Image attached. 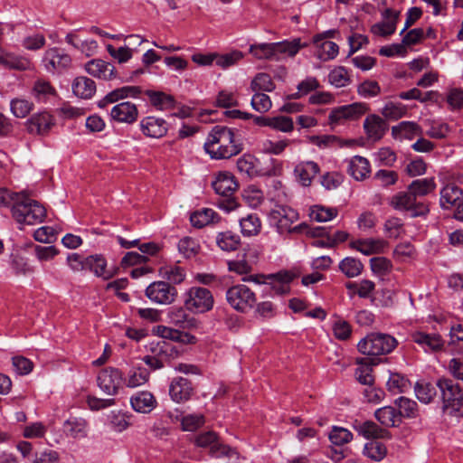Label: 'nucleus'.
Instances as JSON below:
<instances>
[{"mask_svg": "<svg viewBox=\"0 0 463 463\" xmlns=\"http://www.w3.org/2000/svg\"><path fill=\"white\" fill-rule=\"evenodd\" d=\"M203 147L213 159H228L242 150L241 144L236 140L233 130L220 125L213 128Z\"/></svg>", "mask_w": 463, "mask_h": 463, "instance_id": "f257e3e1", "label": "nucleus"}, {"mask_svg": "<svg viewBox=\"0 0 463 463\" xmlns=\"http://www.w3.org/2000/svg\"><path fill=\"white\" fill-rule=\"evenodd\" d=\"M12 200V214L14 220L21 224L35 225L44 221L46 209L39 202L22 194H15Z\"/></svg>", "mask_w": 463, "mask_h": 463, "instance_id": "f03ea898", "label": "nucleus"}, {"mask_svg": "<svg viewBox=\"0 0 463 463\" xmlns=\"http://www.w3.org/2000/svg\"><path fill=\"white\" fill-rule=\"evenodd\" d=\"M307 45V43H301L300 38H295L292 41L252 44L250 47V52L260 60L279 61L286 56H295L301 48Z\"/></svg>", "mask_w": 463, "mask_h": 463, "instance_id": "7ed1b4c3", "label": "nucleus"}, {"mask_svg": "<svg viewBox=\"0 0 463 463\" xmlns=\"http://www.w3.org/2000/svg\"><path fill=\"white\" fill-rule=\"evenodd\" d=\"M215 193L221 196L218 206L226 212H231L238 207V203L233 194L238 189V183L234 175L230 172H220L212 183Z\"/></svg>", "mask_w": 463, "mask_h": 463, "instance_id": "20e7f679", "label": "nucleus"}, {"mask_svg": "<svg viewBox=\"0 0 463 463\" xmlns=\"http://www.w3.org/2000/svg\"><path fill=\"white\" fill-rule=\"evenodd\" d=\"M397 340L387 334L371 333L357 344L358 351L368 356L390 354L396 346Z\"/></svg>", "mask_w": 463, "mask_h": 463, "instance_id": "39448f33", "label": "nucleus"}, {"mask_svg": "<svg viewBox=\"0 0 463 463\" xmlns=\"http://www.w3.org/2000/svg\"><path fill=\"white\" fill-rule=\"evenodd\" d=\"M298 218V212L286 205H277L269 213L270 222L276 226L279 234L301 232L306 226L305 223L292 226Z\"/></svg>", "mask_w": 463, "mask_h": 463, "instance_id": "423d86ee", "label": "nucleus"}, {"mask_svg": "<svg viewBox=\"0 0 463 463\" xmlns=\"http://www.w3.org/2000/svg\"><path fill=\"white\" fill-rule=\"evenodd\" d=\"M184 305L188 311L203 314L213 309L214 298L208 288L192 287L184 295Z\"/></svg>", "mask_w": 463, "mask_h": 463, "instance_id": "0eeeda50", "label": "nucleus"}, {"mask_svg": "<svg viewBox=\"0 0 463 463\" xmlns=\"http://www.w3.org/2000/svg\"><path fill=\"white\" fill-rule=\"evenodd\" d=\"M226 300L233 309L246 313L254 307L257 298L250 288L239 284L227 289Z\"/></svg>", "mask_w": 463, "mask_h": 463, "instance_id": "6e6552de", "label": "nucleus"}, {"mask_svg": "<svg viewBox=\"0 0 463 463\" xmlns=\"http://www.w3.org/2000/svg\"><path fill=\"white\" fill-rule=\"evenodd\" d=\"M369 110L367 104L364 102H354L349 105L340 106L329 114L330 124H341L345 120H356Z\"/></svg>", "mask_w": 463, "mask_h": 463, "instance_id": "1a4fd4ad", "label": "nucleus"}, {"mask_svg": "<svg viewBox=\"0 0 463 463\" xmlns=\"http://www.w3.org/2000/svg\"><path fill=\"white\" fill-rule=\"evenodd\" d=\"M176 293V288L165 281L153 282L146 289V296L151 301L162 305L174 302Z\"/></svg>", "mask_w": 463, "mask_h": 463, "instance_id": "9d476101", "label": "nucleus"}, {"mask_svg": "<svg viewBox=\"0 0 463 463\" xmlns=\"http://www.w3.org/2000/svg\"><path fill=\"white\" fill-rule=\"evenodd\" d=\"M150 351L154 355L144 356L143 362L153 370L163 368L165 359L176 353L175 346L166 341H160L156 345L152 344Z\"/></svg>", "mask_w": 463, "mask_h": 463, "instance_id": "9b49d317", "label": "nucleus"}, {"mask_svg": "<svg viewBox=\"0 0 463 463\" xmlns=\"http://www.w3.org/2000/svg\"><path fill=\"white\" fill-rule=\"evenodd\" d=\"M195 444L201 448H209L211 455L216 458L230 456L232 452V449L230 446L219 441L214 431H206L199 434L195 438Z\"/></svg>", "mask_w": 463, "mask_h": 463, "instance_id": "f8f14e48", "label": "nucleus"}, {"mask_svg": "<svg viewBox=\"0 0 463 463\" xmlns=\"http://www.w3.org/2000/svg\"><path fill=\"white\" fill-rule=\"evenodd\" d=\"M412 341L425 353H438L444 350L445 341L437 333L415 331L411 334Z\"/></svg>", "mask_w": 463, "mask_h": 463, "instance_id": "ddd939ff", "label": "nucleus"}, {"mask_svg": "<svg viewBox=\"0 0 463 463\" xmlns=\"http://www.w3.org/2000/svg\"><path fill=\"white\" fill-rule=\"evenodd\" d=\"M43 63L49 72L61 71L71 63V56L58 48L48 49L43 55Z\"/></svg>", "mask_w": 463, "mask_h": 463, "instance_id": "4468645a", "label": "nucleus"}, {"mask_svg": "<svg viewBox=\"0 0 463 463\" xmlns=\"http://www.w3.org/2000/svg\"><path fill=\"white\" fill-rule=\"evenodd\" d=\"M122 380L121 372L112 367L106 368L99 372L97 378L99 387L108 395H115L118 393Z\"/></svg>", "mask_w": 463, "mask_h": 463, "instance_id": "2eb2a0df", "label": "nucleus"}, {"mask_svg": "<svg viewBox=\"0 0 463 463\" xmlns=\"http://www.w3.org/2000/svg\"><path fill=\"white\" fill-rule=\"evenodd\" d=\"M194 386L190 380L184 377L173 378L169 384V395L173 402L184 403L194 395Z\"/></svg>", "mask_w": 463, "mask_h": 463, "instance_id": "dca6fc26", "label": "nucleus"}, {"mask_svg": "<svg viewBox=\"0 0 463 463\" xmlns=\"http://www.w3.org/2000/svg\"><path fill=\"white\" fill-rule=\"evenodd\" d=\"M168 323L179 329H196L200 322L190 316L184 307H173L167 312Z\"/></svg>", "mask_w": 463, "mask_h": 463, "instance_id": "f3484780", "label": "nucleus"}, {"mask_svg": "<svg viewBox=\"0 0 463 463\" xmlns=\"http://www.w3.org/2000/svg\"><path fill=\"white\" fill-rule=\"evenodd\" d=\"M142 93L141 87L138 86H123L109 92L98 102V107L104 109L107 106L116 103L120 99L127 98H137Z\"/></svg>", "mask_w": 463, "mask_h": 463, "instance_id": "a211bd4d", "label": "nucleus"}, {"mask_svg": "<svg viewBox=\"0 0 463 463\" xmlns=\"http://www.w3.org/2000/svg\"><path fill=\"white\" fill-rule=\"evenodd\" d=\"M110 117L113 120L119 123L132 124L138 117L137 106L129 101H122L110 110Z\"/></svg>", "mask_w": 463, "mask_h": 463, "instance_id": "6ab92c4d", "label": "nucleus"}, {"mask_svg": "<svg viewBox=\"0 0 463 463\" xmlns=\"http://www.w3.org/2000/svg\"><path fill=\"white\" fill-rule=\"evenodd\" d=\"M269 282V294L285 295L290 290L289 283L293 280L294 275L288 271H279L278 273L267 275Z\"/></svg>", "mask_w": 463, "mask_h": 463, "instance_id": "aec40b11", "label": "nucleus"}, {"mask_svg": "<svg viewBox=\"0 0 463 463\" xmlns=\"http://www.w3.org/2000/svg\"><path fill=\"white\" fill-rule=\"evenodd\" d=\"M142 133L149 137L159 138L167 132V123L163 118L146 117L140 121Z\"/></svg>", "mask_w": 463, "mask_h": 463, "instance_id": "412c9836", "label": "nucleus"}, {"mask_svg": "<svg viewBox=\"0 0 463 463\" xmlns=\"http://www.w3.org/2000/svg\"><path fill=\"white\" fill-rule=\"evenodd\" d=\"M85 70L90 75L105 80L116 78L114 65L99 59L88 61Z\"/></svg>", "mask_w": 463, "mask_h": 463, "instance_id": "4be33fe9", "label": "nucleus"}, {"mask_svg": "<svg viewBox=\"0 0 463 463\" xmlns=\"http://www.w3.org/2000/svg\"><path fill=\"white\" fill-rule=\"evenodd\" d=\"M399 15V11L386 9L383 13V17L386 21L373 24L371 29L372 33L383 37L392 34L395 32Z\"/></svg>", "mask_w": 463, "mask_h": 463, "instance_id": "5701e85b", "label": "nucleus"}, {"mask_svg": "<svg viewBox=\"0 0 463 463\" xmlns=\"http://www.w3.org/2000/svg\"><path fill=\"white\" fill-rule=\"evenodd\" d=\"M52 125V117L45 111L34 114L26 122L28 132L37 135H44L48 133Z\"/></svg>", "mask_w": 463, "mask_h": 463, "instance_id": "b1692460", "label": "nucleus"}, {"mask_svg": "<svg viewBox=\"0 0 463 463\" xmlns=\"http://www.w3.org/2000/svg\"><path fill=\"white\" fill-rule=\"evenodd\" d=\"M387 245L384 240L373 238L357 240L350 243L352 249L366 256L383 252Z\"/></svg>", "mask_w": 463, "mask_h": 463, "instance_id": "393cba45", "label": "nucleus"}, {"mask_svg": "<svg viewBox=\"0 0 463 463\" xmlns=\"http://www.w3.org/2000/svg\"><path fill=\"white\" fill-rule=\"evenodd\" d=\"M320 169L317 163L313 161H306L301 162L295 166L294 174L303 186H309L312 180L317 175Z\"/></svg>", "mask_w": 463, "mask_h": 463, "instance_id": "a878e982", "label": "nucleus"}, {"mask_svg": "<svg viewBox=\"0 0 463 463\" xmlns=\"http://www.w3.org/2000/svg\"><path fill=\"white\" fill-rule=\"evenodd\" d=\"M354 427L360 435L368 439H386L391 437L390 432L386 429L380 427L372 420L358 422Z\"/></svg>", "mask_w": 463, "mask_h": 463, "instance_id": "bb28decb", "label": "nucleus"}, {"mask_svg": "<svg viewBox=\"0 0 463 463\" xmlns=\"http://www.w3.org/2000/svg\"><path fill=\"white\" fill-rule=\"evenodd\" d=\"M364 128L369 138L379 140L387 130V125L381 117L372 114L364 119Z\"/></svg>", "mask_w": 463, "mask_h": 463, "instance_id": "cd10ccee", "label": "nucleus"}, {"mask_svg": "<svg viewBox=\"0 0 463 463\" xmlns=\"http://www.w3.org/2000/svg\"><path fill=\"white\" fill-rule=\"evenodd\" d=\"M347 172L356 181H363L371 172L370 163L365 157L355 156L348 160Z\"/></svg>", "mask_w": 463, "mask_h": 463, "instance_id": "c85d7f7f", "label": "nucleus"}, {"mask_svg": "<svg viewBox=\"0 0 463 463\" xmlns=\"http://www.w3.org/2000/svg\"><path fill=\"white\" fill-rule=\"evenodd\" d=\"M392 135L396 139L411 140L422 135L421 128L415 122L402 121L392 128Z\"/></svg>", "mask_w": 463, "mask_h": 463, "instance_id": "c756f323", "label": "nucleus"}, {"mask_svg": "<svg viewBox=\"0 0 463 463\" xmlns=\"http://www.w3.org/2000/svg\"><path fill=\"white\" fill-rule=\"evenodd\" d=\"M132 408L141 413H148L156 406L155 396L149 392H139L130 399Z\"/></svg>", "mask_w": 463, "mask_h": 463, "instance_id": "7c9ffc66", "label": "nucleus"}, {"mask_svg": "<svg viewBox=\"0 0 463 463\" xmlns=\"http://www.w3.org/2000/svg\"><path fill=\"white\" fill-rule=\"evenodd\" d=\"M463 190L454 184H448L440 190L439 203L443 209H450L460 202Z\"/></svg>", "mask_w": 463, "mask_h": 463, "instance_id": "2f4dec72", "label": "nucleus"}, {"mask_svg": "<svg viewBox=\"0 0 463 463\" xmlns=\"http://www.w3.org/2000/svg\"><path fill=\"white\" fill-rule=\"evenodd\" d=\"M71 88L72 92L77 97L85 99H91L96 92L95 81L85 76H79L75 78Z\"/></svg>", "mask_w": 463, "mask_h": 463, "instance_id": "473e14b6", "label": "nucleus"}, {"mask_svg": "<svg viewBox=\"0 0 463 463\" xmlns=\"http://www.w3.org/2000/svg\"><path fill=\"white\" fill-rule=\"evenodd\" d=\"M314 43L317 47V57L321 61H329L335 59L339 52L338 45L331 41H325L321 35L314 37Z\"/></svg>", "mask_w": 463, "mask_h": 463, "instance_id": "72a5a7b5", "label": "nucleus"}, {"mask_svg": "<svg viewBox=\"0 0 463 463\" xmlns=\"http://www.w3.org/2000/svg\"><path fill=\"white\" fill-rule=\"evenodd\" d=\"M375 419L387 430V428L397 427L402 420L396 409L392 406H384L374 411Z\"/></svg>", "mask_w": 463, "mask_h": 463, "instance_id": "f704fd0d", "label": "nucleus"}, {"mask_svg": "<svg viewBox=\"0 0 463 463\" xmlns=\"http://www.w3.org/2000/svg\"><path fill=\"white\" fill-rule=\"evenodd\" d=\"M437 387L439 389L443 405L458 397L461 394L459 385L449 378H441L437 381Z\"/></svg>", "mask_w": 463, "mask_h": 463, "instance_id": "c9c22d12", "label": "nucleus"}, {"mask_svg": "<svg viewBox=\"0 0 463 463\" xmlns=\"http://www.w3.org/2000/svg\"><path fill=\"white\" fill-rule=\"evenodd\" d=\"M106 260L100 255H91L85 258V270L93 272L98 277L109 279L112 277V273L106 270Z\"/></svg>", "mask_w": 463, "mask_h": 463, "instance_id": "e433bc0d", "label": "nucleus"}, {"mask_svg": "<svg viewBox=\"0 0 463 463\" xmlns=\"http://www.w3.org/2000/svg\"><path fill=\"white\" fill-rule=\"evenodd\" d=\"M1 66L10 70L27 71L31 69L32 62L26 57L5 52Z\"/></svg>", "mask_w": 463, "mask_h": 463, "instance_id": "4c0bfd02", "label": "nucleus"}, {"mask_svg": "<svg viewBox=\"0 0 463 463\" xmlns=\"http://www.w3.org/2000/svg\"><path fill=\"white\" fill-rule=\"evenodd\" d=\"M33 108V102L24 97H16L10 100V111L17 118H26Z\"/></svg>", "mask_w": 463, "mask_h": 463, "instance_id": "58836bf2", "label": "nucleus"}, {"mask_svg": "<svg viewBox=\"0 0 463 463\" xmlns=\"http://www.w3.org/2000/svg\"><path fill=\"white\" fill-rule=\"evenodd\" d=\"M87 421L82 418L71 417L63 424V431L72 438H83L86 436Z\"/></svg>", "mask_w": 463, "mask_h": 463, "instance_id": "ea45409f", "label": "nucleus"}, {"mask_svg": "<svg viewBox=\"0 0 463 463\" xmlns=\"http://www.w3.org/2000/svg\"><path fill=\"white\" fill-rule=\"evenodd\" d=\"M31 93L37 101H46L56 95V90L50 81L38 79L33 83Z\"/></svg>", "mask_w": 463, "mask_h": 463, "instance_id": "a19ab883", "label": "nucleus"}, {"mask_svg": "<svg viewBox=\"0 0 463 463\" xmlns=\"http://www.w3.org/2000/svg\"><path fill=\"white\" fill-rule=\"evenodd\" d=\"M190 222L194 227L203 228L210 223L217 222L218 214L213 209L204 208L191 214Z\"/></svg>", "mask_w": 463, "mask_h": 463, "instance_id": "79ce46f5", "label": "nucleus"}, {"mask_svg": "<svg viewBox=\"0 0 463 463\" xmlns=\"http://www.w3.org/2000/svg\"><path fill=\"white\" fill-rule=\"evenodd\" d=\"M151 104L160 110L170 109L175 107V101L173 96L162 91L146 90Z\"/></svg>", "mask_w": 463, "mask_h": 463, "instance_id": "37998d69", "label": "nucleus"}, {"mask_svg": "<svg viewBox=\"0 0 463 463\" xmlns=\"http://www.w3.org/2000/svg\"><path fill=\"white\" fill-rule=\"evenodd\" d=\"M436 188L434 178H422L412 181L408 186V190L413 194L415 199L418 196H425L433 192Z\"/></svg>", "mask_w": 463, "mask_h": 463, "instance_id": "c03bdc74", "label": "nucleus"}, {"mask_svg": "<svg viewBox=\"0 0 463 463\" xmlns=\"http://www.w3.org/2000/svg\"><path fill=\"white\" fill-rule=\"evenodd\" d=\"M218 247L225 251L236 250L241 244V238L232 232L227 231L219 232L216 236Z\"/></svg>", "mask_w": 463, "mask_h": 463, "instance_id": "a18cd8bd", "label": "nucleus"}, {"mask_svg": "<svg viewBox=\"0 0 463 463\" xmlns=\"http://www.w3.org/2000/svg\"><path fill=\"white\" fill-rule=\"evenodd\" d=\"M338 267L341 272L347 278L358 277L364 269L363 263L358 259L353 257H346L343 259L339 262Z\"/></svg>", "mask_w": 463, "mask_h": 463, "instance_id": "49530a36", "label": "nucleus"}, {"mask_svg": "<svg viewBox=\"0 0 463 463\" xmlns=\"http://www.w3.org/2000/svg\"><path fill=\"white\" fill-rule=\"evenodd\" d=\"M416 201L413 194L408 190V192H400L392 196L390 199V205L398 211H407L413 206Z\"/></svg>", "mask_w": 463, "mask_h": 463, "instance_id": "de8ad7c7", "label": "nucleus"}, {"mask_svg": "<svg viewBox=\"0 0 463 463\" xmlns=\"http://www.w3.org/2000/svg\"><path fill=\"white\" fill-rule=\"evenodd\" d=\"M241 233L250 237L257 235L261 229V222L257 214H249L240 221Z\"/></svg>", "mask_w": 463, "mask_h": 463, "instance_id": "09e8293b", "label": "nucleus"}, {"mask_svg": "<svg viewBox=\"0 0 463 463\" xmlns=\"http://www.w3.org/2000/svg\"><path fill=\"white\" fill-rule=\"evenodd\" d=\"M394 403L398 407L397 411L402 420V418H415L417 416L418 405L416 402L402 396L396 399Z\"/></svg>", "mask_w": 463, "mask_h": 463, "instance_id": "8fccbe9b", "label": "nucleus"}, {"mask_svg": "<svg viewBox=\"0 0 463 463\" xmlns=\"http://www.w3.org/2000/svg\"><path fill=\"white\" fill-rule=\"evenodd\" d=\"M356 363L359 364V367H357L354 372L356 380L362 384L372 385L374 379L372 374L373 369L369 366V359H357Z\"/></svg>", "mask_w": 463, "mask_h": 463, "instance_id": "3c124183", "label": "nucleus"}, {"mask_svg": "<svg viewBox=\"0 0 463 463\" xmlns=\"http://www.w3.org/2000/svg\"><path fill=\"white\" fill-rule=\"evenodd\" d=\"M149 379V372L143 367L133 368L129 371L125 383L129 388H136L145 384Z\"/></svg>", "mask_w": 463, "mask_h": 463, "instance_id": "603ef678", "label": "nucleus"}, {"mask_svg": "<svg viewBox=\"0 0 463 463\" xmlns=\"http://www.w3.org/2000/svg\"><path fill=\"white\" fill-rule=\"evenodd\" d=\"M411 386L410 381L403 375L393 373L390 374L389 380L387 382L388 391L397 394L405 392Z\"/></svg>", "mask_w": 463, "mask_h": 463, "instance_id": "864d4df0", "label": "nucleus"}, {"mask_svg": "<svg viewBox=\"0 0 463 463\" xmlns=\"http://www.w3.org/2000/svg\"><path fill=\"white\" fill-rule=\"evenodd\" d=\"M414 392L419 401L423 403H430L437 393L435 386L425 382H418L414 387Z\"/></svg>", "mask_w": 463, "mask_h": 463, "instance_id": "5fc2aeb1", "label": "nucleus"}, {"mask_svg": "<svg viewBox=\"0 0 463 463\" xmlns=\"http://www.w3.org/2000/svg\"><path fill=\"white\" fill-rule=\"evenodd\" d=\"M364 454L374 461H381L387 454L384 444L378 441H371L365 444Z\"/></svg>", "mask_w": 463, "mask_h": 463, "instance_id": "6e6d98bb", "label": "nucleus"}, {"mask_svg": "<svg viewBox=\"0 0 463 463\" xmlns=\"http://www.w3.org/2000/svg\"><path fill=\"white\" fill-rule=\"evenodd\" d=\"M250 89L252 91L270 92L275 89V84L269 74L258 73L250 83Z\"/></svg>", "mask_w": 463, "mask_h": 463, "instance_id": "4d7b16f0", "label": "nucleus"}, {"mask_svg": "<svg viewBox=\"0 0 463 463\" xmlns=\"http://www.w3.org/2000/svg\"><path fill=\"white\" fill-rule=\"evenodd\" d=\"M328 438L334 445L343 446L353 439V434L345 428L334 426Z\"/></svg>", "mask_w": 463, "mask_h": 463, "instance_id": "13d9d810", "label": "nucleus"}, {"mask_svg": "<svg viewBox=\"0 0 463 463\" xmlns=\"http://www.w3.org/2000/svg\"><path fill=\"white\" fill-rule=\"evenodd\" d=\"M178 250L185 258L194 257L200 249L198 241L192 237H184L178 242Z\"/></svg>", "mask_w": 463, "mask_h": 463, "instance_id": "bf43d9fd", "label": "nucleus"}, {"mask_svg": "<svg viewBox=\"0 0 463 463\" xmlns=\"http://www.w3.org/2000/svg\"><path fill=\"white\" fill-rule=\"evenodd\" d=\"M329 82L336 88L345 87L349 84L348 71L344 67H336L328 74Z\"/></svg>", "mask_w": 463, "mask_h": 463, "instance_id": "052dcab7", "label": "nucleus"}, {"mask_svg": "<svg viewBox=\"0 0 463 463\" xmlns=\"http://www.w3.org/2000/svg\"><path fill=\"white\" fill-rule=\"evenodd\" d=\"M254 92L255 94L252 96L250 101L252 109L260 113L268 112L272 107L270 98L265 93L260 91Z\"/></svg>", "mask_w": 463, "mask_h": 463, "instance_id": "680f3d73", "label": "nucleus"}, {"mask_svg": "<svg viewBox=\"0 0 463 463\" xmlns=\"http://www.w3.org/2000/svg\"><path fill=\"white\" fill-rule=\"evenodd\" d=\"M337 215L335 208H326L323 206L316 205L312 207L310 216L317 222H327L334 219Z\"/></svg>", "mask_w": 463, "mask_h": 463, "instance_id": "e2e57ef3", "label": "nucleus"}, {"mask_svg": "<svg viewBox=\"0 0 463 463\" xmlns=\"http://www.w3.org/2000/svg\"><path fill=\"white\" fill-rule=\"evenodd\" d=\"M164 278L174 284L181 283L185 277L184 270L178 266H167L160 269Z\"/></svg>", "mask_w": 463, "mask_h": 463, "instance_id": "0e129e2a", "label": "nucleus"}, {"mask_svg": "<svg viewBox=\"0 0 463 463\" xmlns=\"http://www.w3.org/2000/svg\"><path fill=\"white\" fill-rule=\"evenodd\" d=\"M383 117L397 120L406 114V108L402 103L388 102L382 110Z\"/></svg>", "mask_w": 463, "mask_h": 463, "instance_id": "69168bd1", "label": "nucleus"}, {"mask_svg": "<svg viewBox=\"0 0 463 463\" xmlns=\"http://www.w3.org/2000/svg\"><path fill=\"white\" fill-rule=\"evenodd\" d=\"M358 94L363 98L376 97L381 92V87L375 80H364L357 87Z\"/></svg>", "mask_w": 463, "mask_h": 463, "instance_id": "338daca9", "label": "nucleus"}, {"mask_svg": "<svg viewBox=\"0 0 463 463\" xmlns=\"http://www.w3.org/2000/svg\"><path fill=\"white\" fill-rule=\"evenodd\" d=\"M443 411L449 416H463V393L459 394L446 405L442 406Z\"/></svg>", "mask_w": 463, "mask_h": 463, "instance_id": "774afa93", "label": "nucleus"}]
</instances>
